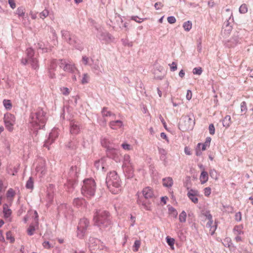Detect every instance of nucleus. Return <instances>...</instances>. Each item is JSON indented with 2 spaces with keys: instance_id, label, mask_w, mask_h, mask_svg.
<instances>
[{
  "instance_id": "c9c22d12",
  "label": "nucleus",
  "mask_w": 253,
  "mask_h": 253,
  "mask_svg": "<svg viewBox=\"0 0 253 253\" xmlns=\"http://www.w3.org/2000/svg\"><path fill=\"white\" fill-rule=\"evenodd\" d=\"M3 105L6 109H11L12 105L9 100H4L3 101Z\"/></svg>"
},
{
  "instance_id": "7ed1b4c3",
  "label": "nucleus",
  "mask_w": 253,
  "mask_h": 253,
  "mask_svg": "<svg viewBox=\"0 0 253 253\" xmlns=\"http://www.w3.org/2000/svg\"><path fill=\"white\" fill-rule=\"evenodd\" d=\"M30 121L34 126H37L36 129L43 128L46 121L45 113L44 112L32 113Z\"/></svg>"
},
{
  "instance_id": "58836bf2",
  "label": "nucleus",
  "mask_w": 253,
  "mask_h": 253,
  "mask_svg": "<svg viewBox=\"0 0 253 253\" xmlns=\"http://www.w3.org/2000/svg\"><path fill=\"white\" fill-rule=\"evenodd\" d=\"M231 117L230 116H226L223 120V123L225 124V125H224V126H229L230 124H231Z\"/></svg>"
},
{
  "instance_id": "13d9d810",
  "label": "nucleus",
  "mask_w": 253,
  "mask_h": 253,
  "mask_svg": "<svg viewBox=\"0 0 253 253\" xmlns=\"http://www.w3.org/2000/svg\"><path fill=\"white\" fill-rule=\"evenodd\" d=\"M107 139H105L104 138V139H103L101 141V144L102 145L105 147H108V143L107 142Z\"/></svg>"
},
{
  "instance_id": "09e8293b",
  "label": "nucleus",
  "mask_w": 253,
  "mask_h": 253,
  "mask_svg": "<svg viewBox=\"0 0 253 253\" xmlns=\"http://www.w3.org/2000/svg\"><path fill=\"white\" fill-rule=\"evenodd\" d=\"M30 15L31 16L32 19H36L37 17V12L33 11H31L30 12Z\"/></svg>"
},
{
  "instance_id": "0e129e2a",
  "label": "nucleus",
  "mask_w": 253,
  "mask_h": 253,
  "mask_svg": "<svg viewBox=\"0 0 253 253\" xmlns=\"http://www.w3.org/2000/svg\"><path fill=\"white\" fill-rule=\"evenodd\" d=\"M159 153L161 154H163V155H166V154H167L166 151L164 149H163V148H161V149H159Z\"/></svg>"
},
{
  "instance_id": "b1692460",
  "label": "nucleus",
  "mask_w": 253,
  "mask_h": 253,
  "mask_svg": "<svg viewBox=\"0 0 253 253\" xmlns=\"http://www.w3.org/2000/svg\"><path fill=\"white\" fill-rule=\"evenodd\" d=\"M163 184L167 187H171L173 184V179L171 177H168L163 179Z\"/></svg>"
},
{
  "instance_id": "393cba45",
  "label": "nucleus",
  "mask_w": 253,
  "mask_h": 253,
  "mask_svg": "<svg viewBox=\"0 0 253 253\" xmlns=\"http://www.w3.org/2000/svg\"><path fill=\"white\" fill-rule=\"evenodd\" d=\"M137 202L139 204H141L142 205L144 208L147 210V211H150L151 210V209H150V206H149V203H147L146 202H145L144 201H143L141 199V198H139L137 200Z\"/></svg>"
},
{
  "instance_id": "37998d69",
  "label": "nucleus",
  "mask_w": 253,
  "mask_h": 253,
  "mask_svg": "<svg viewBox=\"0 0 253 253\" xmlns=\"http://www.w3.org/2000/svg\"><path fill=\"white\" fill-rule=\"evenodd\" d=\"M209 132L211 135H213L215 133V128L213 124L210 125L209 126Z\"/></svg>"
},
{
  "instance_id": "4d7b16f0",
  "label": "nucleus",
  "mask_w": 253,
  "mask_h": 253,
  "mask_svg": "<svg viewBox=\"0 0 253 253\" xmlns=\"http://www.w3.org/2000/svg\"><path fill=\"white\" fill-rule=\"evenodd\" d=\"M122 146L125 150H130V145L128 144H123Z\"/></svg>"
},
{
  "instance_id": "2f4dec72",
  "label": "nucleus",
  "mask_w": 253,
  "mask_h": 253,
  "mask_svg": "<svg viewBox=\"0 0 253 253\" xmlns=\"http://www.w3.org/2000/svg\"><path fill=\"white\" fill-rule=\"evenodd\" d=\"M25 10L24 7H19L17 9V14L20 17H24L25 16Z\"/></svg>"
},
{
  "instance_id": "7c9ffc66",
  "label": "nucleus",
  "mask_w": 253,
  "mask_h": 253,
  "mask_svg": "<svg viewBox=\"0 0 253 253\" xmlns=\"http://www.w3.org/2000/svg\"><path fill=\"white\" fill-rule=\"evenodd\" d=\"M167 242L168 244L170 247L171 249H174V244L175 240L173 238L167 237L166 238Z\"/></svg>"
},
{
  "instance_id": "f8f14e48",
  "label": "nucleus",
  "mask_w": 253,
  "mask_h": 253,
  "mask_svg": "<svg viewBox=\"0 0 253 253\" xmlns=\"http://www.w3.org/2000/svg\"><path fill=\"white\" fill-rule=\"evenodd\" d=\"M143 196L146 200L152 198L154 196L153 190L149 187H146L143 189L141 192Z\"/></svg>"
},
{
  "instance_id": "39448f33",
  "label": "nucleus",
  "mask_w": 253,
  "mask_h": 253,
  "mask_svg": "<svg viewBox=\"0 0 253 253\" xmlns=\"http://www.w3.org/2000/svg\"><path fill=\"white\" fill-rule=\"evenodd\" d=\"M89 225V220L85 218L80 219L77 228V236L83 238L86 234V230Z\"/></svg>"
},
{
  "instance_id": "5701e85b",
  "label": "nucleus",
  "mask_w": 253,
  "mask_h": 253,
  "mask_svg": "<svg viewBox=\"0 0 253 253\" xmlns=\"http://www.w3.org/2000/svg\"><path fill=\"white\" fill-rule=\"evenodd\" d=\"M70 131L72 134H77L80 132V128L75 122H72L71 123Z\"/></svg>"
},
{
  "instance_id": "ea45409f",
  "label": "nucleus",
  "mask_w": 253,
  "mask_h": 253,
  "mask_svg": "<svg viewBox=\"0 0 253 253\" xmlns=\"http://www.w3.org/2000/svg\"><path fill=\"white\" fill-rule=\"evenodd\" d=\"M35 231V227L33 225H30L27 229L28 235H32Z\"/></svg>"
},
{
  "instance_id": "3c124183",
  "label": "nucleus",
  "mask_w": 253,
  "mask_h": 253,
  "mask_svg": "<svg viewBox=\"0 0 253 253\" xmlns=\"http://www.w3.org/2000/svg\"><path fill=\"white\" fill-rule=\"evenodd\" d=\"M8 3H9L10 7L12 9H14L16 7V4H15L14 0H8Z\"/></svg>"
},
{
  "instance_id": "a18cd8bd",
  "label": "nucleus",
  "mask_w": 253,
  "mask_h": 253,
  "mask_svg": "<svg viewBox=\"0 0 253 253\" xmlns=\"http://www.w3.org/2000/svg\"><path fill=\"white\" fill-rule=\"evenodd\" d=\"M167 20L169 24H173L176 22V19L174 16L168 17Z\"/></svg>"
},
{
  "instance_id": "c756f323",
  "label": "nucleus",
  "mask_w": 253,
  "mask_h": 253,
  "mask_svg": "<svg viewBox=\"0 0 253 253\" xmlns=\"http://www.w3.org/2000/svg\"><path fill=\"white\" fill-rule=\"evenodd\" d=\"M192 23L190 21H188L183 23V27L186 31H189L192 28Z\"/></svg>"
},
{
  "instance_id": "de8ad7c7",
  "label": "nucleus",
  "mask_w": 253,
  "mask_h": 253,
  "mask_svg": "<svg viewBox=\"0 0 253 253\" xmlns=\"http://www.w3.org/2000/svg\"><path fill=\"white\" fill-rule=\"evenodd\" d=\"M235 220L240 221L242 220V214L241 212H238L235 214Z\"/></svg>"
},
{
  "instance_id": "2eb2a0df",
  "label": "nucleus",
  "mask_w": 253,
  "mask_h": 253,
  "mask_svg": "<svg viewBox=\"0 0 253 253\" xmlns=\"http://www.w3.org/2000/svg\"><path fill=\"white\" fill-rule=\"evenodd\" d=\"M58 136V132L56 129H53L52 131L50 132L49 135V137L48 140H46L45 144H44V146L46 147V145L47 144L52 143L55 139L57 138Z\"/></svg>"
},
{
  "instance_id": "423d86ee",
  "label": "nucleus",
  "mask_w": 253,
  "mask_h": 253,
  "mask_svg": "<svg viewBox=\"0 0 253 253\" xmlns=\"http://www.w3.org/2000/svg\"><path fill=\"white\" fill-rule=\"evenodd\" d=\"M27 59H22V63L25 65L30 63L32 68L36 69L38 67V61L36 58L34 57V52L33 49L30 48L27 49Z\"/></svg>"
},
{
  "instance_id": "a878e982",
  "label": "nucleus",
  "mask_w": 253,
  "mask_h": 253,
  "mask_svg": "<svg viewBox=\"0 0 253 253\" xmlns=\"http://www.w3.org/2000/svg\"><path fill=\"white\" fill-rule=\"evenodd\" d=\"M26 187L27 189H30L32 190L34 187V180L32 177H30L29 179L27 181L26 184Z\"/></svg>"
},
{
  "instance_id": "8fccbe9b",
  "label": "nucleus",
  "mask_w": 253,
  "mask_h": 253,
  "mask_svg": "<svg viewBox=\"0 0 253 253\" xmlns=\"http://www.w3.org/2000/svg\"><path fill=\"white\" fill-rule=\"evenodd\" d=\"M42 245L44 247V248L46 249H50L51 247L50 244L48 241H44L42 243Z\"/></svg>"
},
{
  "instance_id": "bb28decb",
  "label": "nucleus",
  "mask_w": 253,
  "mask_h": 253,
  "mask_svg": "<svg viewBox=\"0 0 253 253\" xmlns=\"http://www.w3.org/2000/svg\"><path fill=\"white\" fill-rule=\"evenodd\" d=\"M187 214L185 211H182L179 215V220L180 222L184 223L186 222Z\"/></svg>"
},
{
  "instance_id": "dca6fc26",
  "label": "nucleus",
  "mask_w": 253,
  "mask_h": 253,
  "mask_svg": "<svg viewBox=\"0 0 253 253\" xmlns=\"http://www.w3.org/2000/svg\"><path fill=\"white\" fill-rule=\"evenodd\" d=\"M15 195V192L13 189L10 188L7 191L6 198H7L8 202L9 204V206L11 205V204L13 201V199Z\"/></svg>"
},
{
  "instance_id": "6e6d98bb",
  "label": "nucleus",
  "mask_w": 253,
  "mask_h": 253,
  "mask_svg": "<svg viewBox=\"0 0 253 253\" xmlns=\"http://www.w3.org/2000/svg\"><path fill=\"white\" fill-rule=\"evenodd\" d=\"M184 152L187 155H191V152L190 149L188 147L186 146L185 147V148H184Z\"/></svg>"
},
{
  "instance_id": "052dcab7",
  "label": "nucleus",
  "mask_w": 253,
  "mask_h": 253,
  "mask_svg": "<svg viewBox=\"0 0 253 253\" xmlns=\"http://www.w3.org/2000/svg\"><path fill=\"white\" fill-rule=\"evenodd\" d=\"M161 137L164 139H166L168 142H169V139H168V137L167 136V135L164 132H162L161 133Z\"/></svg>"
},
{
  "instance_id": "1a4fd4ad",
  "label": "nucleus",
  "mask_w": 253,
  "mask_h": 253,
  "mask_svg": "<svg viewBox=\"0 0 253 253\" xmlns=\"http://www.w3.org/2000/svg\"><path fill=\"white\" fill-rule=\"evenodd\" d=\"M233 233L236 236L235 240L237 242L242 241V235L244 234L243 226L242 225H236L234 227Z\"/></svg>"
},
{
  "instance_id": "aec40b11",
  "label": "nucleus",
  "mask_w": 253,
  "mask_h": 253,
  "mask_svg": "<svg viewBox=\"0 0 253 253\" xmlns=\"http://www.w3.org/2000/svg\"><path fill=\"white\" fill-rule=\"evenodd\" d=\"M200 180L201 184H203L206 183L209 179V175L207 171L204 169L202 171L200 175Z\"/></svg>"
},
{
  "instance_id": "e433bc0d",
  "label": "nucleus",
  "mask_w": 253,
  "mask_h": 253,
  "mask_svg": "<svg viewBox=\"0 0 253 253\" xmlns=\"http://www.w3.org/2000/svg\"><path fill=\"white\" fill-rule=\"evenodd\" d=\"M169 211L170 214L172 215L173 217H176L177 216V212L176 210L173 207H170L169 208Z\"/></svg>"
},
{
  "instance_id": "6e6552de",
  "label": "nucleus",
  "mask_w": 253,
  "mask_h": 253,
  "mask_svg": "<svg viewBox=\"0 0 253 253\" xmlns=\"http://www.w3.org/2000/svg\"><path fill=\"white\" fill-rule=\"evenodd\" d=\"M206 220H208L206 226L210 229V233L211 235H213L216 229V226L213 225V220L212 215L209 212H206L205 213Z\"/></svg>"
},
{
  "instance_id": "20e7f679",
  "label": "nucleus",
  "mask_w": 253,
  "mask_h": 253,
  "mask_svg": "<svg viewBox=\"0 0 253 253\" xmlns=\"http://www.w3.org/2000/svg\"><path fill=\"white\" fill-rule=\"evenodd\" d=\"M95 183L92 179H87L84 181L82 188V193L85 197L90 198L94 195Z\"/></svg>"
},
{
  "instance_id": "a19ab883",
  "label": "nucleus",
  "mask_w": 253,
  "mask_h": 253,
  "mask_svg": "<svg viewBox=\"0 0 253 253\" xmlns=\"http://www.w3.org/2000/svg\"><path fill=\"white\" fill-rule=\"evenodd\" d=\"M193 73L194 74L201 75L202 73V70L201 68H195L193 69Z\"/></svg>"
},
{
  "instance_id": "4c0bfd02",
  "label": "nucleus",
  "mask_w": 253,
  "mask_h": 253,
  "mask_svg": "<svg viewBox=\"0 0 253 253\" xmlns=\"http://www.w3.org/2000/svg\"><path fill=\"white\" fill-rule=\"evenodd\" d=\"M49 14V11L47 9L43 10L40 13V17L41 18L43 19L46 18Z\"/></svg>"
},
{
  "instance_id": "c03bdc74",
  "label": "nucleus",
  "mask_w": 253,
  "mask_h": 253,
  "mask_svg": "<svg viewBox=\"0 0 253 253\" xmlns=\"http://www.w3.org/2000/svg\"><path fill=\"white\" fill-rule=\"evenodd\" d=\"M169 66L170 70L172 71H175L177 70V64L174 62H173L171 64H169Z\"/></svg>"
},
{
  "instance_id": "49530a36",
  "label": "nucleus",
  "mask_w": 253,
  "mask_h": 253,
  "mask_svg": "<svg viewBox=\"0 0 253 253\" xmlns=\"http://www.w3.org/2000/svg\"><path fill=\"white\" fill-rule=\"evenodd\" d=\"M61 91L62 92V93L65 95H68L70 93V90H69V88L67 87H63L61 89Z\"/></svg>"
},
{
  "instance_id": "603ef678",
  "label": "nucleus",
  "mask_w": 253,
  "mask_h": 253,
  "mask_svg": "<svg viewBox=\"0 0 253 253\" xmlns=\"http://www.w3.org/2000/svg\"><path fill=\"white\" fill-rule=\"evenodd\" d=\"M163 6V4L160 2H156L155 4V7L156 9H160Z\"/></svg>"
},
{
  "instance_id": "9d476101",
  "label": "nucleus",
  "mask_w": 253,
  "mask_h": 253,
  "mask_svg": "<svg viewBox=\"0 0 253 253\" xmlns=\"http://www.w3.org/2000/svg\"><path fill=\"white\" fill-rule=\"evenodd\" d=\"M60 67L62 68L64 71L72 73H74L75 71L77 70V68L74 64L67 63L64 61L63 62V60H61Z\"/></svg>"
},
{
  "instance_id": "f03ea898",
  "label": "nucleus",
  "mask_w": 253,
  "mask_h": 253,
  "mask_svg": "<svg viewBox=\"0 0 253 253\" xmlns=\"http://www.w3.org/2000/svg\"><path fill=\"white\" fill-rule=\"evenodd\" d=\"M106 183L110 192L114 194H119L121 191L120 180L115 171L110 172L106 177Z\"/></svg>"
},
{
  "instance_id": "5fc2aeb1",
  "label": "nucleus",
  "mask_w": 253,
  "mask_h": 253,
  "mask_svg": "<svg viewBox=\"0 0 253 253\" xmlns=\"http://www.w3.org/2000/svg\"><path fill=\"white\" fill-rule=\"evenodd\" d=\"M89 58L85 56H84L82 58V61L84 65H87L88 63Z\"/></svg>"
},
{
  "instance_id": "e2e57ef3",
  "label": "nucleus",
  "mask_w": 253,
  "mask_h": 253,
  "mask_svg": "<svg viewBox=\"0 0 253 253\" xmlns=\"http://www.w3.org/2000/svg\"><path fill=\"white\" fill-rule=\"evenodd\" d=\"M97 253H109L106 249L100 250Z\"/></svg>"
},
{
  "instance_id": "c85d7f7f",
  "label": "nucleus",
  "mask_w": 253,
  "mask_h": 253,
  "mask_svg": "<svg viewBox=\"0 0 253 253\" xmlns=\"http://www.w3.org/2000/svg\"><path fill=\"white\" fill-rule=\"evenodd\" d=\"M83 202H84V200L82 199L76 198L74 200L73 205L79 208L82 205Z\"/></svg>"
},
{
  "instance_id": "6ab92c4d",
  "label": "nucleus",
  "mask_w": 253,
  "mask_h": 253,
  "mask_svg": "<svg viewBox=\"0 0 253 253\" xmlns=\"http://www.w3.org/2000/svg\"><path fill=\"white\" fill-rule=\"evenodd\" d=\"M124 170L129 173L130 174H132L133 171V168L131 165V164L129 163V162H127L126 160L124 164Z\"/></svg>"
},
{
  "instance_id": "774afa93",
  "label": "nucleus",
  "mask_w": 253,
  "mask_h": 253,
  "mask_svg": "<svg viewBox=\"0 0 253 253\" xmlns=\"http://www.w3.org/2000/svg\"><path fill=\"white\" fill-rule=\"evenodd\" d=\"M167 199H168V198L167 197H163L161 198V201L162 202L164 203V204H166L167 202Z\"/></svg>"
},
{
  "instance_id": "4be33fe9",
  "label": "nucleus",
  "mask_w": 253,
  "mask_h": 253,
  "mask_svg": "<svg viewBox=\"0 0 253 253\" xmlns=\"http://www.w3.org/2000/svg\"><path fill=\"white\" fill-rule=\"evenodd\" d=\"M9 205H8L7 204H4L3 205V213L5 218H8L11 214L12 211L9 208Z\"/></svg>"
},
{
  "instance_id": "0eeeda50",
  "label": "nucleus",
  "mask_w": 253,
  "mask_h": 253,
  "mask_svg": "<svg viewBox=\"0 0 253 253\" xmlns=\"http://www.w3.org/2000/svg\"><path fill=\"white\" fill-rule=\"evenodd\" d=\"M4 122L6 129L9 131L12 132L13 130V126L15 122L14 116L9 112H7L4 116Z\"/></svg>"
},
{
  "instance_id": "412c9836",
  "label": "nucleus",
  "mask_w": 253,
  "mask_h": 253,
  "mask_svg": "<svg viewBox=\"0 0 253 253\" xmlns=\"http://www.w3.org/2000/svg\"><path fill=\"white\" fill-rule=\"evenodd\" d=\"M119 151L116 149H108L107 151V154L112 158L115 159L118 157Z\"/></svg>"
},
{
  "instance_id": "4468645a",
  "label": "nucleus",
  "mask_w": 253,
  "mask_h": 253,
  "mask_svg": "<svg viewBox=\"0 0 253 253\" xmlns=\"http://www.w3.org/2000/svg\"><path fill=\"white\" fill-rule=\"evenodd\" d=\"M36 171L40 172L41 175L45 174L46 172L45 162L43 160H41L39 162L38 165L36 167Z\"/></svg>"
},
{
  "instance_id": "9b49d317",
  "label": "nucleus",
  "mask_w": 253,
  "mask_h": 253,
  "mask_svg": "<svg viewBox=\"0 0 253 253\" xmlns=\"http://www.w3.org/2000/svg\"><path fill=\"white\" fill-rule=\"evenodd\" d=\"M199 192L198 190L191 189L187 193L188 197L191 200L194 204L198 203Z\"/></svg>"
},
{
  "instance_id": "f704fd0d",
  "label": "nucleus",
  "mask_w": 253,
  "mask_h": 253,
  "mask_svg": "<svg viewBox=\"0 0 253 253\" xmlns=\"http://www.w3.org/2000/svg\"><path fill=\"white\" fill-rule=\"evenodd\" d=\"M6 239L10 241V243H13L15 241L14 237L10 231H8L6 234Z\"/></svg>"
},
{
  "instance_id": "864d4df0",
  "label": "nucleus",
  "mask_w": 253,
  "mask_h": 253,
  "mask_svg": "<svg viewBox=\"0 0 253 253\" xmlns=\"http://www.w3.org/2000/svg\"><path fill=\"white\" fill-rule=\"evenodd\" d=\"M192 96V93L191 90H188L186 94V98L189 100L191 99Z\"/></svg>"
},
{
  "instance_id": "72a5a7b5",
  "label": "nucleus",
  "mask_w": 253,
  "mask_h": 253,
  "mask_svg": "<svg viewBox=\"0 0 253 253\" xmlns=\"http://www.w3.org/2000/svg\"><path fill=\"white\" fill-rule=\"evenodd\" d=\"M141 244L140 241L136 240L134 242V245L133 246V250L134 252H137L138 251L139 248H140Z\"/></svg>"
},
{
  "instance_id": "f257e3e1",
  "label": "nucleus",
  "mask_w": 253,
  "mask_h": 253,
  "mask_svg": "<svg viewBox=\"0 0 253 253\" xmlns=\"http://www.w3.org/2000/svg\"><path fill=\"white\" fill-rule=\"evenodd\" d=\"M93 221L96 225L101 228H105L111 223L110 213L106 211L97 210L94 213Z\"/></svg>"
},
{
  "instance_id": "ddd939ff",
  "label": "nucleus",
  "mask_w": 253,
  "mask_h": 253,
  "mask_svg": "<svg viewBox=\"0 0 253 253\" xmlns=\"http://www.w3.org/2000/svg\"><path fill=\"white\" fill-rule=\"evenodd\" d=\"M106 158H103L96 161L94 164L95 167L98 170H105V169L106 167Z\"/></svg>"
},
{
  "instance_id": "680f3d73",
  "label": "nucleus",
  "mask_w": 253,
  "mask_h": 253,
  "mask_svg": "<svg viewBox=\"0 0 253 253\" xmlns=\"http://www.w3.org/2000/svg\"><path fill=\"white\" fill-rule=\"evenodd\" d=\"M183 119L185 121H186V120H188V121H189V123H191L193 122V119L192 118H191L189 117H185L183 118Z\"/></svg>"
},
{
  "instance_id": "a211bd4d",
  "label": "nucleus",
  "mask_w": 253,
  "mask_h": 253,
  "mask_svg": "<svg viewBox=\"0 0 253 253\" xmlns=\"http://www.w3.org/2000/svg\"><path fill=\"white\" fill-rule=\"evenodd\" d=\"M210 146H209L208 145H206L205 143H199L197 145V148H196V154L197 156H200L202 154L201 151H205L208 148H209Z\"/></svg>"
},
{
  "instance_id": "bf43d9fd",
  "label": "nucleus",
  "mask_w": 253,
  "mask_h": 253,
  "mask_svg": "<svg viewBox=\"0 0 253 253\" xmlns=\"http://www.w3.org/2000/svg\"><path fill=\"white\" fill-rule=\"evenodd\" d=\"M211 140V138L210 137H208L206 138V140L205 143L206 144V145H208L209 146H210Z\"/></svg>"
},
{
  "instance_id": "473e14b6",
  "label": "nucleus",
  "mask_w": 253,
  "mask_h": 253,
  "mask_svg": "<svg viewBox=\"0 0 253 253\" xmlns=\"http://www.w3.org/2000/svg\"><path fill=\"white\" fill-rule=\"evenodd\" d=\"M248 11V7L246 4H242L239 8V12L242 14H245Z\"/></svg>"
},
{
  "instance_id": "cd10ccee",
  "label": "nucleus",
  "mask_w": 253,
  "mask_h": 253,
  "mask_svg": "<svg viewBox=\"0 0 253 253\" xmlns=\"http://www.w3.org/2000/svg\"><path fill=\"white\" fill-rule=\"evenodd\" d=\"M90 79L89 75L87 73H84L83 75V78L81 80L82 84H85L88 83Z\"/></svg>"
},
{
  "instance_id": "69168bd1",
  "label": "nucleus",
  "mask_w": 253,
  "mask_h": 253,
  "mask_svg": "<svg viewBox=\"0 0 253 253\" xmlns=\"http://www.w3.org/2000/svg\"><path fill=\"white\" fill-rule=\"evenodd\" d=\"M131 19H132L133 20H134V21H136V22H137V23H141V21H140V20H138V19H139L138 17H137V16H134V17H132L131 18Z\"/></svg>"
},
{
  "instance_id": "338daca9",
  "label": "nucleus",
  "mask_w": 253,
  "mask_h": 253,
  "mask_svg": "<svg viewBox=\"0 0 253 253\" xmlns=\"http://www.w3.org/2000/svg\"><path fill=\"white\" fill-rule=\"evenodd\" d=\"M185 75V73L183 70H181L179 73V76L181 78H183Z\"/></svg>"
},
{
  "instance_id": "79ce46f5",
  "label": "nucleus",
  "mask_w": 253,
  "mask_h": 253,
  "mask_svg": "<svg viewBox=\"0 0 253 253\" xmlns=\"http://www.w3.org/2000/svg\"><path fill=\"white\" fill-rule=\"evenodd\" d=\"M205 196L209 197L211 193V188L209 187H206L204 189Z\"/></svg>"
},
{
  "instance_id": "f3484780",
  "label": "nucleus",
  "mask_w": 253,
  "mask_h": 253,
  "mask_svg": "<svg viewBox=\"0 0 253 253\" xmlns=\"http://www.w3.org/2000/svg\"><path fill=\"white\" fill-rule=\"evenodd\" d=\"M123 126V122L121 121H111L109 123L110 127L114 130H117L121 128Z\"/></svg>"
}]
</instances>
